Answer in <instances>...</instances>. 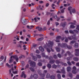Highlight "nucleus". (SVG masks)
Masks as SVG:
<instances>
[{
  "label": "nucleus",
  "instance_id": "f257e3e1",
  "mask_svg": "<svg viewBox=\"0 0 79 79\" xmlns=\"http://www.w3.org/2000/svg\"><path fill=\"white\" fill-rule=\"evenodd\" d=\"M53 45V42L50 41L49 42L48 46L47 47V50L48 53H50V50L48 48H51L52 52H54V50L53 49H52V47Z\"/></svg>",
  "mask_w": 79,
  "mask_h": 79
},
{
  "label": "nucleus",
  "instance_id": "f03ea898",
  "mask_svg": "<svg viewBox=\"0 0 79 79\" xmlns=\"http://www.w3.org/2000/svg\"><path fill=\"white\" fill-rule=\"evenodd\" d=\"M13 58L14 59H15L16 62L18 61L19 58H18V57L17 56H12L10 57V59L9 60V63H12L13 61V59H12Z\"/></svg>",
  "mask_w": 79,
  "mask_h": 79
},
{
  "label": "nucleus",
  "instance_id": "7ed1b4c3",
  "mask_svg": "<svg viewBox=\"0 0 79 79\" xmlns=\"http://www.w3.org/2000/svg\"><path fill=\"white\" fill-rule=\"evenodd\" d=\"M58 46L59 47H61V48H64L65 47H67L69 49H71L72 48V47L70 46H68V45L66 44H58Z\"/></svg>",
  "mask_w": 79,
  "mask_h": 79
},
{
  "label": "nucleus",
  "instance_id": "20e7f679",
  "mask_svg": "<svg viewBox=\"0 0 79 79\" xmlns=\"http://www.w3.org/2000/svg\"><path fill=\"white\" fill-rule=\"evenodd\" d=\"M61 39V36H58L56 37V42H60V39ZM64 38H62L61 39V40H64Z\"/></svg>",
  "mask_w": 79,
  "mask_h": 79
},
{
  "label": "nucleus",
  "instance_id": "39448f33",
  "mask_svg": "<svg viewBox=\"0 0 79 79\" xmlns=\"http://www.w3.org/2000/svg\"><path fill=\"white\" fill-rule=\"evenodd\" d=\"M41 72H42L41 71H40V70H38V74L41 75V77H45V73L42 74V73H41Z\"/></svg>",
  "mask_w": 79,
  "mask_h": 79
},
{
  "label": "nucleus",
  "instance_id": "423d86ee",
  "mask_svg": "<svg viewBox=\"0 0 79 79\" xmlns=\"http://www.w3.org/2000/svg\"><path fill=\"white\" fill-rule=\"evenodd\" d=\"M31 66L32 67H35V62L34 61H31L30 63Z\"/></svg>",
  "mask_w": 79,
  "mask_h": 79
},
{
  "label": "nucleus",
  "instance_id": "0eeeda50",
  "mask_svg": "<svg viewBox=\"0 0 79 79\" xmlns=\"http://www.w3.org/2000/svg\"><path fill=\"white\" fill-rule=\"evenodd\" d=\"M38 75L37 74H34L33 76H31V79H32V78L33 79H37V78H38Z\"/></svg>",
  "mask_w": 79,
  "mask_h": 79
},
{
  "label": "nucleus",
  "instance_id": "6e6552de",
  "mask_svg": "<svg viewBox=\"0 0 79 79\" xmlns=\"http://www.w3.org/2000/svg\"><path fill=\"white\" fill-rule=\"evenodd\" d=\"M76 67L75 66H74L73 67V70L72 71V73L73 74H76L77 73V72L76 71Z\"/></svg>",
  "mask_w": 79,
  "mask_h": 79
},
{
  "label": "nucleus",
  "instance_id": "1a4fd4ad",
  "mask_svg": "<svg viewBox=\"0 0 79 79\" xmlns=\"http://www.w3.org/2000/svg\"><path fill=\"white\" fill-rule=\"evenodd\" d=\"M68 38L69 40H72L73 39L74 40H76V36L75 35H74L72 37L69 36Z\"/></svg>",
  "mask_w": 79,
  "mask_h": 79
},
{
  "label": "nucleus",
  "instance_id": "9d476101",
  "mask_svg": "<svg viewBox=\"0 0 79 79\" xmlns=\"http://www.w3.org/2000/svg\"><path fill=\"white\" fill-rule=\"evenodd\" d=\"M30 55L31 56H32V59L33 60H34V61H36V60H37V57H36L35 56H33V54L31 53Z\"/></svg>",
  "mask_w": 79,
  "mask_h": 79
},
{
  "label": "nucleus",
  "instance_id": "9b49d317",
  "mask_svg": "<svg viewBox=\"0 0 79 79\" xmlns=\"http://www.w3.org/2000/svg\"><path fill=\"white\" fill-rule=\"evenodd\" d=\"M75 51V55H76V56H79V50L78 49H76Z\"/></svg>",
  "mask_w": 79,
  "mask_h": 79
},
{
  "label": "nucleus",
  "instance_id": "f8f14e48",
  "mask_svg": "<svg viewBox=\"0 0 79 79\" xmlns=\"http://www.w3.org/2000/svg\"><path fill=\"white\" fill-rule=\"evenodd\" d=\"M24 77V78L26 77V75L24 74V72H22V75L21 76V77Z\"/></svg>",
  "mask_w": 79,
  "mask_h": 79
},
{
  "label": "nucleus",
  "instance_id": "ddd939ff",
  "mask_svg": "<svg viewBox=\"0 0 79 79\" xmlns=\"http://www.w3.org/2000/svg\"><path fill=\"white\" fill-rule=\"evenodd\" d=\"M34 27V26L33 25H31L30 26H27V27L28 28V29H32V28H33Z\"/></svg>",
  "mask_w": 79,
  "mask_h": 79
},
{
  "label": "nucleus",
  "instance_id": "4468645a",
  "mask_svg": "<svg viewBox=\"0 0 79 79\" xmlns=\"http://www.w3.org/2000/svg\"><path fill=\"white\" fill-rule=\"evenodd\" d=\"M68 10L69 11H70V15H72V13L71 11V10H72V7H71V6L69 7L68 8Z\"/></svg>",
  "mask_w": 79,
  "mask_h": 79
},
{
  "label": "nucleus",
  "instance_id": "2eb2a0df",
  "mask_svg": "<svg viewBox=\"0 0 79 79\" xmlns=\"http://www.w3.org/2000/svg\"><path fill=\"white\" fill-rule=\"evenodd\" d=\"M37 19H38V20H40V18L39 17H37L36 18H35L34 20L35 21V22H37V21H38L37 20Z\"/></svg>",
  "mask_w": 79,
  "mask_h": 79
},
{
  "label": "nucleus",
  "instance_id": "dca6fc26",
  "mask_svg": "<svg viewBox=\"0 0 79 79\" xmlns=\"http://www.w3.org/2000/svg\"><path fill=\"white\" fill-rule=\"evenodd\" d=\"M39 50H40V51H41V52L44 51V48H42V46L40 47H39Z\"/></svg>",
  "mask_w": 79,
  "mask_h": 79
},
{
  "label": "nucleus",
  "instance_id": "f3484780",
  "mask_svg": "<svg viewBox=\"0 0 79 79\" xmlns=\"http://www.w3.org/2000/svg\"><path fill=\"white\" fill-rule=\"evenodd\" d=\"M61 73H62V74H65L66 72H65L64 68H63V69L61 70Z\"/></svg>",
  "mask_w": 79,
  "mask_h": 79
},
{
  "label": "nucleus",
  "instance_id": "a211bd4d",
  "mask_svg": "<svg viewBox=\"0 0 79 79\" xmlns=\"http://www.w3.org/2000/svg\"><path fill=\"white\" fill-rule=\"evenodd\" d=\"M54 18L56 19H57V21H59L60 20V18H58V17L56 15H55Z\"/></svg>",
  "mask_w": 79,
  "mask_h": 79
},
{
  "label": "nucleus",
  "instance_id": "6ab92c4d",
  "mask_svg": "<svg viewBox=\"0 0 79 79\" xmlns=\"http://www.w3.org/2000/svg\"><path fill=\"white\" fill-rule=\"evenodd\" d=\"M38 30L40 31H42V28L40 27H37L36 28V29H38Z\"/></svg>",
  "mask_w": 79,
  "mask_h": 79
},
{
  "label": "nucleus",
  "instance_id": "aec40b11",
  "mask_svg": "<svg viewBox=\"0 0 79 79\" xmlns=\"http://www.w3.org/2000/svg\"><path fill=\"white\" fill-rule=\"evenodd\" d=\"M61 26H63V27H64L66 25V22H65L64 23V24H63V23H61L60 24Z\"/></svg>",
  "mask_w": 79,
  "mask_h": 79
},
{
  "label": "nucleus",
  "instance_id": "412c9836",
  "mask_svg": "<svg viewBox=\"0 0 79 79\" xmlns=\"http://www.w3.org/2000/svg\"><path fill=\"white\" fill-rule=\"evenodd\" d=\"M67 70L68 72H69V71H71V68L70 67H68L67 68Z\"/></svg>",
  "mask_w": 79,
  "mask_h": 79
},
{
  "label": "nucleus",
  "instance_id": "4be33fe9",
  "mask_svg": "<svg viewBox=\"0 0 79 79\" xmlns=\"http://www.w3.org/2000/svg\"><path fill=\"white\" fill-rule=\"evenodd\" d=\"M42 55L43 57H45L46 58H48V56H45V53H42Z\"/></svg>",
  "mask_w": 79,
  "mask_h": 79
},
{
  "label": "nucleus",
  "instance_id": "5701e85b",
  "mask_svg": "<svg viewBox=\"0 0 79 79\" xmlns=\"http://www.w3.org/2000/svg\"><path fill=\"white\" fill-rule=\"evenodd\" d=\"M56 49L57 52H60V48H59L58 47H56Z\"/></svg>",
  "mask_w": 79,
  "mask_h": 79
},
{
  "label": "nucleus",
  "instance_id": "b1692460",
  "mask_svg": "<svg viewBox=\"0 0 79 79\" xmlns=\"http://www.w3.org/2000/svg\"><path fill=\"white\" fill-rule=\"evenodd\" d=\"M46 77L48 79L50 77V74L49 73H48L46 75Z\"/></svg>",
  "mask_w": 79,
  "mask_h": 79
},
{
  "label": "nucleus",
  "instance_id": "393cba45",
  "mask_svg": "<svg viewBox=\"0 0 79 79\" xmlns=\"http://www.w3.org/2000/svg\"><path fill=\"white\" fill-rule=\"evenodd\" d=\"M65 7L63 9L61 10V13H63L64 12V10H65Z\"/></svg>",
  "mask_w": 79,
  "mask_h": 79
},
{
  "label": "nucleus",
  "instance_id": "a878e982",
  "mask_svg": "<svg viewBox=\"0 0 79 79\" xmlns=\"http://www.w3.org/2000/svg\"><path fill=\"white\" fill-rule=\"evenodd\" d=\"M44 40V38H40L38 39V41H41V40Z\"/></svg>",
  "mask_w": 79,
  "mask_h": 79
},
{
  "label": "nucleus",
  "instance_id": "bb28decb",
  "mask_svg": "<svg viewBox=\"0 0 79 79\" xmlns=\"http://www.w3.org/2000/svg\"><path fill=\"white\" fill-rule=\"evenodd\" d=\"M73 60L75 61H78V58L75 57L73 58Z\"/></svg>",
  "mask_w": 79,
  "mask_h": 79
},
{
  "label": "nucleus",
  "instance_id": "cd10ccee",
  "mask_svg": "<svg viewBox=\"0 0 79 79\" xmlns=\"http://www.w3.org/2000/svg\"><path fill=\"white\" fill-rule=\"evenodd\" d=\"M75 42H76L74 41H72L70 42V44H71V45H73V44H74V43H75Z\"/></svg>",
  "mask_w": 79,
  "mask_h": 79
},
{
  "label": "nucleus",
  "instance_id": "c85d7f7f",
  "mask_svg": "<svg viewBox=\"0 0 79 79\" xmlns=\"http://www.w3.org/2000/svg\"><path fill=\"white\" fill-rule=\"evenodd\" d=\"M57 67V66H56V65H55V64H53L52 65V68H54V69L56 68Z\"/></svg>",
  "mask_w": 79,
  "mask_h": 79
},
{
  "label": "nucleus",
  "instance_id": "c756f323",
  "mask_svg": "<svg viewBox=\"0 0 79 79\" xmlns=\"http://www.w3.org/2000/svg\"><path fill=\"white\" fill-rule=\"evenodd\" d=\"M47 66L48 68H51V67H52L51 65L50 64H48Z\"/></svg>",
  "mask_w": 79,
  "mask_h": 79
},
{
  "label": "nucleus",
  "instance_id": "7c9ffc66",
  "mask_svg": "<svg viewBox=\"0 0 79 79\" xmlns=\"http://www.w3.org/2000/svg\"><path fill=\"white\" fill-rule=\"evenodd\" d=\"M69 32L70 33V34H74V31H73V30H70L69 31Z\"/></svg>",
  "mask_w": 79,
  "mask_h": 79
},
{
  "label": "nucleus",
  "instance_id": "2f4dec72",
  "mask_svg": "<svg viewBox=\"0 0 79 79\" xmlns=\"http://www.w3.org/2000/svg\"><path fill=\"white\" fill-rule=\"evenodd\" d=\"M3 62H2L1 61H0V66H3Z\"/></svg>",
  "mask_w": 79,
  "mask_h": 79
},
{
  "label": "nucleus",
  "instance_id": "473e14b6",
  "mask_svg": "<svg viewBox=\"0 0 79 79\" xmlns=\"http://www.w3.org/2000/svg\"><path fill=\"white\" fill-rule=\"evenodd\" d=\"M74 47L76 48L78 47V43H76L74 45Z\"/></svg>",
  "mask_w": 79,
  "mask_h": 79
},
{
  "label": "nucleus",
  "instance_id": "72a5a7b5",
  "mask_svg": "<svg viewBox=\"0 0 79 79\" xmlns=\"http://www.w3.org/2000/svg\"><path fill=\"white\" fill-rule=\"evenodd\" d=\"M38 8V9H39V10H43V9H42V8H41V6H39Z\"/></svg>",
  "mask_w": 79,
  "mask_h": 79
},
{
  "label": "nucleus",
  "instance_id": "f704fd0d",
  "mask_svg": "<svg viewBox=\"0 0 79 79\" xmlns=\"http://www.w3.org/2000/svg\"><path fill=\"white\" fill-rule=\"evenodd\" d=\"M0 59L1 60H3V59H4V56H2L0 57Z\"/></svg>",
  "mask_w": 79,
  "mask_h": 79
},
{
  "label": "nucleus",
  "instance_id": "c9c22d12",
  "mask_svg": "<svg viewBox=\"0 0 79 79\" xmlns=\"http://www.w3.org/2000/svg\"><path fill=\"white\" fill-rule=\"evenodd\" d=\"M30 70L31 71H32L33 72H34V69L32 68H30Z\"/></svg>",
  "mask_w": 79,
  "mask_h": 79
},
{
  "label": "nucleus",
  "instance_id": "e433bc0d",
  "mask_svg": "<svg viewBox=\"0 0 79 79\" xmlns=\"http://www.w3.org/2000/svg\"><path fill=\"white\" fill-rule=\"evenodd\" d=\"M54 62H55L54 60H51L50 61V63H51V64H52V63H53Z\"/></svg>",
  "mask_w": 79,
  "mask_h": 79
},
{
  "label": "nucleus",
  "instance_id": "4c0bfd02",
  "mask_svg": "<svg viewBox=\"0 0 79 79\" xmlns=\"http://www.w3.org/2000/svg\"><path fill=\"white\" fill-rule=\"evenodd\" d=\"M38 65L39 66H42V63H40V62H39L38 64Z\"/></svg>",
  "mask_w": 79,
  "mask_h": 79
},
{
  "label": "nucleus",
  "instance_id": "58836bf2",
  "mask_svg": "<svg viewBox=\"0 0 79 79\" xmlns=\"http://www.w3.org/2000/svg\"><path fill=\"white\" fill-rule=\"evenodd\" d=\"M51 79H55V76L53 75H52L51 77Z\"/></svg>",
  "mask_w": 79,
  "mask_h": 79
},
{
  "label": "nucleus",
  "instance_id": "ea45409f",
  "mask_svg": "<svg viewBox=\"0 0 79 79\" xmlns=\"http://www.w3.org/2000/svg\"><path fill=\"white\" fill-rule=\"evenodd\" d=\"M36 56L38 58H41V56L40 55H36Z\"/></svg>",
  "mask_w": 79,
  "mask_h": 79
},
{
  "label": "nucleus",
  "instance_id": "a19ab883",
  "mask_svg": "<svg viewBox=\"0 0 79 79\" xmlns=\"http://www.w3.org/2000/svg\"><path fill=\"white\" fill-rule=\"evenodd\" d=\"M55 5L54 4H52V7L53 9H55V8L54 6H55Z\"/></svg>",
  "mask_w": 79,
  "mask_h": 79
},
{
  "label": "nucleus",
  "instance_id": "79ce46f5",
  "mask_svg": "<svg viewBox=\"0 0 79 79\" xmlns=\"http://www.w3.org/2000/svg\"><path fill=\"white\" fill-rule=\"evenodd\" d=\"M57 77L58 79H61V75L60 74H58Z\"/></svg>",
  "mask_w": 79,
  "mask_h": 79
},
{
  "label": "nucleus",
  "instance_id": "37998d69",
  "mask_svg": "<svg viewBox=\"0 0 79 79\" xmlns=\"http://www.w3.org/2000/svg\"><path fill=\"white\" fill-rule=\"evenodd\" d=\"M72 13H74L76 12V10H75L74 9H73L72 10Z\"/></svg>",
  "mask_w": 79,
  "mask_h": 79
},
{
  "label": "nucleus",
  "instance_id": "c03bdc74",
  "mask_svg": "<svg viewBox=\"0 0 79 79\" xmlns=\"http://www.w3.org/2000/svg\"><path fill=\"white\" fill-rule=\"evenodd\" d=\"M29 68V65L28 64H27V65L26 66V67L25 68V69H27Z\"/></svg>",
  "mask_w": 79,
  "mask_h": 79
},
{
  "label": "nucleus",
  "instance_id": "a18cd8bd",
  "mask_svg": "<svg viewBox=\"0 0 79 79\" xmlns=\"http://www.w3.org/2000/svg\"><path fill=\"white\" fill-rule=\"evenodd\" d=\"M67 63L68 64H69V65H70V66H71V62L69 61H68V62H67Z\"/></svg>",
  "mask_w": 79,
  "mask_h": 79
},
{
  "label": "nucleus",
  "instance_id": "49530a36",
  "mask_svg": "<svg viewBox=\"0 0 79 79\" xmlns=\"http://www.w3.org/2000/svg\"><path fill=\"white\" fill-rule=\"evenodd\" d=\"M57 56L59 58H61V55H60V54H58Z\"/></svg>",
  "mask_w": 79,
  "mask_h": 79
},
{
  "label": "nucleus",
  "instance_id": "de8ad7c7",
  "mask_svg": "<svg viewBox=\"0 0 79 79\" xmlns=\"http://www.w3.org/2000/svg\"><path fill=\"white\" fill-rule=\"evenodd\" d=\"M56 62L57 64H59V63H60V61L58 60H56Z\"/></svg>",
  "mask_w": 79,
  "mask_h": 79
},
{
  "label": "nucleus",
  "instance_id": "09e8293b",
  "mask_svg": "<svg viewBox=\"0 0 79 79\" xmlns=\"http://www.w3.org/2000/svg\"><path fill=\"white\" fill-rule=\"evenodd\" d=\"M53 57L55 59H56V58H57V56H56V55H54Z\"/></svg>",
  "mask_w": 79,
  "mask_h": 79
},
{
  "label": "nucleus",
  "instance_id": "8fccbe9b",
  "mask_svg": "<svg viewBox=\"0 0 79 79\" xmlns=\"http://www.w3.org/2000/svg\"><path fill=\"white\" fill-rule=\"evenodd\" d=\"M63 64L64 66H67V64H66V63H64V64L63 63H62V65H63Z\"/></svg>",
  "mask_w": 79,
  "mask_h": 79
},
{
  "label": "nucleus",
  "instance_id": "3c124183",
  "mask_svg": "<svg viewBox=\"0 0 79 79\" xmlns=\"http://www.w3.org/2000/svg\"><path fill=\"white\" fill-rule=\"evenodd\" d=\"M72 59V57H68L67 58V60H71Z\"/></svg>",
  "mask_w": 79,
  "mask_h": 79
},
{
  "label": "nucleus",
  "instance_id": "603ef678",
  "mask_svg": "<svg viewBox=\"0 0 79 79\" xmlns=\"http://www.w3.org/2000/svg\"><path fill=\"white\" fill-rule=\"evenodd\" d=\"M50 23V21L49 20L47 23V25H49Z\"/></svg>",
  "mask_w": 79,
  "mask_h": 79
},
{
  "label": "nucleus",
  "instance_id": "864d4df0",
  "mask_svg": "<svg viewBox=\"0 0 79 79\" xmlns=\"http://www.w3.org/2000/svg\"><path fill=\"white\" fill-rule=\"evenodd\" d=\"M12 73H13V74H17V71H16L14 72L13 71L12 72Z\"/></svg>",
  "mask_w": 79,
  "mask_h": 79
},
{
  "label": "nucleus",
  "instance_id": "5fc2aeb1",
  "mask_svg": "<svg viewBox=\"0 0 79 79\" xmlns=\"http://www.w3.org/2000/svg\"><path fill=\"white\" fill-rule=\"evenodd\" d=\"M78 30V31H79V25H77V27L76 28Z\"/></svg>",
  "mask_w": 79,
  "mask_h": 79
},
{
  "label": "nucleus",
  "instance_id": "6e6d98bb",
  "mask_svg": "<svg viewBox=\"0 0 79 79\" xmlns=\"http://www.w3.org/2000/svg\"><path fill=\"white\" fill-rule=\"evenodd\" d=\"M71 28H74L75 27L73 25H71L70 26Z\"/></svg>",
  "mask_w": 79,
  "mask_h": 79
},
{
  "label": "nucleus",
  "instance_id": "4d7b16f0",
  "mask_svg": "<svg viewBox=\"0 0 79 79\" xmlns=\"http://www.w3.org/2000/svg\"><path fill=\"white\" fill-rule=\"evenodd\" d=\"M36 53H40V52H39V51L37 50L36 51Z\"/></svg>",
  "mask_w": 79,
  "mask_h": 79
},
{
  "label": "nucleus",
  "instance_id": "13d9d810",
  "mask_svg": "<svg viewBox=\"0 0 79 79\" xmlns=\"http://www.w3.org/2000/svg\"><path fill=\"white\" fill-rule=\"evenodd\" d=\"M65 32L66 34H68L69 33V32L68 31V30L65 31Z\"/></svg>",
  "mask_w": 79,
  "mask_h": 79
},
{
  "label": "nucleus",
  "instance_id": "bf43d9fd",
  "mask_svg": "<svg viewBox=\"0 0 79 79\" xmlns=\"http://www.w3.org/2000/svg\"><path fill=\"white\" fill-rule=\"evenodd\" d=\"M54 35V33H50V35Z\"/></svg>",
  "mask_w": 79,
  "mask_h": 79
},
{
  "label": "nucleus",
  "instance_id": "052dcab7",
  "mask_svg": "<svg viewBox=\"0 0 79 79\" xmlns=\"http://www.w3.org/2000/svg\"><path fill=\"white\" fill-rule=\"evenodd\" d=\"M69 76H70V77H72L73 75H72V74H71V73H70L69 74Z\"/></svg>",
  "mask_w": 79,
  "mask_h": 79
},
{
  "label": "nucleus",
  "instance_id": "680f3d73",
  "mask_svg": "<svg viewBox=\"0 0 79 79\" xmlns=\"http://www.w3.org/2000/svg\"><path fill=\"white\" fill-rule=\"evenodd\" d=\"M56 26H57L59 25V23L58 22H56Z\"/></svg>",
  "mask_w": 79,
  "mask_h": 79
},
{
  "label": "nucleus",
  "instance_id": "e2e57ef3",
  "mask_svg": "<svg viewBox=\"0 0 79 79\" xmlns=\"http://www.w3.org/2000/svg\"><path fill=\"white\" fill-rule=\"evenodd\" d=\"M44 73H47V70H44Z\"/></svg>",
  "mask_w": 79,
  "mask_h": 79
},
{
  "label": "nucleus",
  "instance_id": "0e129e2a",
  "mask_svg": "<svg viewBox=\"0 0 79 79\" xmlns=\"http://www.w3.org/2000/svg\"><path fill=\"white\" fill-rule=\"evenodd\" d=\"M60 3V0H59V1H58L57 3V5H59V3Z\"/></svg>",
  "mask_w": 79,
  "mask_h": 79
},
{
  "label": "nucleus",
  "instance_id": "69168bd1",
  "mask_svg": "<svg viewBox=\"0 0 79 79\" xmlns=\"http://www.w3.org/2000/svg\"><path fill=\"white\" fill-rule=\"evenodd\" d=\"M77 79H79V75H77Z\"/></svg>",
  "mask_w": 79,
  "mask_h": 79
},
{
  "label": "nucleus",
  "instance_id": "338daca9",
  "mask_svg": "<svg viewBox=\"0 0 79 79\" xmlns=\"http://www.w3.org/2000/svg\"><path fill=\"white\" fill-rule=\"evenodd\" d=\"M64 6L65 7L66 6H68V4H64Z\"/></svg>",
  "mask_w": 79,
  "mask_h": 79
},
{
  "label": "nucleus",
  "instance_id": "774afa93",
  "mask_svg": "<svg viewBox=\"0 0 79 79\" xmlns=\"http://www.w3.org/2000/svg\"><path fill=\"white\" fill-rule=\"evenodd\" d=\"M76 65L77 66H79V63H78L76 64Z\"/></svg>",
  "mask_w": 79,
  "mask_h": 79
}]
</instances>
